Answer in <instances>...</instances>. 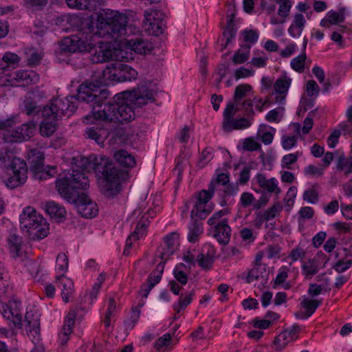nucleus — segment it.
<instances>
[{
	"label": "nucleus",
	"mask_w": 352,
	"mask_h": 352,
	"mask_svg": "<svg viewBox=\"0 0 352 352\" xmlns=\"http://www.w3.org/2000/svg\"><path fill=\"white\" fill-rule=\"evenodd\" d=\"M306 58L307 56L305 52L301 55L294 58L290 63L292 68L296 72H302L305 68Z\"/></svg>",
	"instance_id": "42"
},
{
	"label": "nucleus",
	"mask_w": 352,
	"mask_h": 352,
	"mask_svg": "<svg viewBox=\"0 0 352 352\" xmlns=\"http://www.w3.org/2000/svg\"><path fill=\"white\" fill-rule=\"evenodd\" d=\"M10 128L9 129H4L3 133H2V138L4 142L15 143L21 142L23 140H18L16 139L21 138V133L19 128L17 127L15 129Z\"/></svg>",
	"instance_id": "32"
},
{
	"label": "nucleus",
	"mask_w": 352,
	"mask_h": 352,
	"mask_svg": "<svg viewBox=\"0 0 352 352\" xmlns=\"http://www.w3.org/2000/svg\"><path fill=\"white\" fill-rule=\"evenodd\" d=\"M305 19L302 14L297 13L294 16L293 23L288 29V32L292 37L300 35L305 24Z\"/></svg>",
	"instance_id": "24"
},
{
	"label": "nucleus",
	"mask_w": 352,
	"mask_h": 352,
	"mask_svg": "<svg viewBox=\"0 0 352 352\" xmlns=\"http://www.w3.org/2000/svg\"><path fill=\"white\" fill-rule=\"evenodd\" d=\"M256 179L259 186L268 192H276V194L280 192V189L278 188L275 178L267 179L263 174L258 173L256 175Z\"/></svg>",
	"instance_id": "21"
},
{
	"label": "nucleus",
	"mask_w": 352,
	"mask_h": 352,
	"mask_svg": "<svg viewBox=\"0 0 352 352\" xmlns=\"http://www.w3.org/2000/svg\"><path fill=\"white\" fill-rule=\"evenodd\" d=\"M303 199L311 204H316L318 201V193L316 190L309 189L305 191Z\"/></svg>",
	"instance_id": "53"
},
{
	"label": "nucleus",
	"mask_w": 352,
	"mask_h": 352,
	"mask_svg": "<svg viewBox=\"0 0 352 352\" xmlns=\"http://www.w3.org/2000/svg\"><path fill=\"white\" fill-rule=\"evenodd\" d=\"M56 283L57 287L61 290V296L63 300L67 302L69 300V295L72 293L74 285L71 279L61 274L56 276Z\"/></svg>",
	"instance_id": "18"
},
{
	"label": "nucleus",
	"mask_w": 352,
	"mask_h": 352,
	"mask_svg": "<svg viewBox=\"0 0 352 352\" xmlns=\"http://www.w3.org/2000/svg\"><path fill=\"white\" fill-rule=\"evenodd\" d=\"M192 295L193 292H191L189 295L185 296L184 298L181 296L177 305H174V309L177 310V312L179 311V309H185L190 303Z\"/></svg>",
	"instance_id": "55"
},
{
	"label": "nucleus",
	"mask_w": 352,
	"mask_h": 352,
	"mask_svg": "<svg viewBox=\"0 0 352 352\" xmlns=\"http://www.w3.org/2000/svg\"><path fill=\"white\" fill-rule=\"evenodd\" d=\"M36 124L33 122L23 124L19 127L21 138L17 140L23 141L29 140L32 136H33V133L36 129Z\"/></svg>",
	"instance_id": "33"
},
{
	"label": "nucleus",
	"mask_w": 352,
	"mask_h": 352,
	"mask_svg": "<svg viewBox=\"0 0 352 352\" xmlns=\"http://www.w3.org/2000/svg\"><path fill=\"white\" fill-rule=\"evenodd\" d=\"M171 340V336L169 333L164 334L163 336L157 339L155 344V348L160 350L162 347L168 346Z\"/></svg>",
	"instance_id": "56"
},
{
	"label": "nucleus",
	"mask_w": 352,
	"mask_h": 352,
	"mask_svg": "<svg viewBox=\"0 0 352 352\" xmlns=\"http://www.w3.org/2000/svg\"><path fill=\"white\" fill-rule=\"evenodd\" d=\"M320 91V87L317 85V83L311 80H309L307 83V93L309 96H312L314 95H316Z\"/></svg>",
	"instance_id": "61"
},
{
	"label": "nucleus",
	"mask_w": 352,
	"mask_h": 352,
	"mask_svg": "<svg viewBox=\"0 0 352 352\" xmlns=\"http://www.w3.org/2000/svg\"><path fill=\"white\" fill-rule=\"evenodd\" d=\"M8 242L10 251L14 253L15 256H19L22 243L21 238L14 233H10L8 238Z\"/></svg>",
	"instance_id": "35"
},
{
	"label": "nucleus",
	"mask_w": 352,
	"mask_h": 352,
	"mask_svg": "<svg viewBox=\"0 0 352 352\" xmlns=\"http://www.w3.org/2000/svg\"><path fill=\"white\" fill-rule=\"evenodd\" d=\"M56 261L60 271L65 272L67 270L68 258L65 254H59L57 256Z\"/></svg>",
	"instance_id": "58"
},
{
	"label": "nucleus",
	"mask_w": 352,
	"mask_h": 352,
	"mask_svg": "<svg viewBox=\"0 0 352 352\" xmlns=\"http://www.w3.org/2000/svg\"><path fill=\"white\" fill-rule=\"evenodd\" d=\"M321 301L317 300H310L307 298H305L300 302V305L302 308L305 309V311L307 313L308 316H311L317 309V307L320 305Z\"/></svg>",
	"instance_id": "39"
},
{
	"label": "nucleus",
	"mask_w": 352,
	"mask_h": 352,
	"mask_svg": "<svg viewBox=\"0 0 352 352\" xmlns=\"http://www.w3.org/2000/svg\"><path fill=\"white\" fill-rule=\"evenodd\" d=\"M212 210V208L209 206L206 208V206L195 205L191 211V218L194 219V217H197L200 219H204Z\"/></svg>",
	"instance_id": "40"
},
{
	"label": "nucleus",
	"mask_w": 352,
	"mask_h": 352,
	"mask_svg": "<svg viewBox=\"0 0 352 352\" xmlns=\"http://www.w3.org/2000/svg\"><path fill=\"white\" fill-rule=\"evenodd\" d=\"M203 232V224L199 222L197 219H192V223L189 226V232L188 240L191 243L196 242L201 234Z\"/></svg>",
	"instance_id": "29"
},
{
	"label": "nucleus",
	"mask_w": 352,
	"mask_h": 352,
	"mask_svg": "<svg viewBox=\"0 0 352 352\" xmlns=\"http://www.w3.org/2000/svg\"><path fill=\"white\" fill-rule=\"evenodd\" d=\"M82 170L89 168L94 170L96 174H101L105 180L104 192L107 196H114L122 190V183L129 177V173L116 167L105 156L91 155L88 157H80L75 163Z\"/></svg>",
	"instance_id": "3"
},
{
	"label": "nucleus",
	"mask_w": 352,
	"mask_h": 352,
	"mask_svg": "<svg viewBox=\"0 0 352 352\" xmlns=\"http://www.w3.org/2000/svg\"><path fill=\"white\" fill-rule=\"evenodd\" d=\"M292 79L285 76L283 78H278L274 85L275 91L279 94H287Z\"/></svg>",
	"instance_id": "36"
},
{
	"label": "nucleus",
	"mask_w": 352,
	"mask_h": 352,
	"mask_svg": "<svg viewBox=\"0 0 352 352\" xmlns=\"http://www.w3.org/2000/svg\"><path fill=\"white\" fill-rule=\"evenodd\" d=\"M102 85V82L98 80H86L78 87L77 94L70 99L69 97L56 98L43 106L42 118L57 120L64 116H71L77 108L71 100L76 98L78 102L89 104L95 120L124 124L133 120L144 106L155 101V91L146 85H141L122 92V98L116 96L113 100L105 102L109 91L101 89Z\"/></svg>",
	"instance_id": "1"
},
{
	"label": "nucleus",
	"mask_w": 352,
	"mask_h": 352,
	"mask_svg": "<svg viewBox=\"0 0 352 352\" xmlns=\"http://www.w3.org/2000/svg\"><path fill=\"white\" fill-rule=\"evenodd\" d=\"M15 80L23 82V85L36 84L39 80L38 75L34 71H20L16 72Z\"/></svg>",
	"instance_id": "23"
},
{
	"label": "nucleus",
	"mask_w": 352,
	"mask_h": 352,
	"mask_svg": "<svg viewBox=\"0 0 352 352\" xmlns=\"http://www.w3.org/2000/svg\"><path fill=\"white\" fill-rule=\"evenodd\" d=\"M336 168L338 170H343L344 175L348 176L352 173V158H346L341 155L337 160Z\"/></svg>",
	"instance_id": "30"
},
{
	"label": "nucleus",
	"mask_w": 352,
	"mask_h": 352,
	"mask_svg": "<svg viewBox=\"0 0 352 352\" xmlns=\"http://www.w3.org/2000/svg\"><path fill=\"white\" fill-rule=\"evenodd\" d=\"M238 109V107H236L232 102L228 103L223 111V129L224 131L230 132L233 129H243L251 125L250 121L247 118H234Z\"/></svg>",
	"instance_id": "8"
},
{
	"label": "nucleus",
	"mask_w": 352,
	"mask_h": 352,
	"mask_svg": "<svg viewBox=\"0 0 352 352\" xmlns=\"http://www.w3.org/2000/svg\"><path fill=\"white\" fill-rule=\"evenodd\" d=\"M89 186V180L84 173L79 170H69L56 182V187L60 195L69 203L73 204L78 213L85 218H93L98 212L97 205L82 191Z\"/></svg>",
	"instance_id": "2"
},
{
	"label": "nucleus",
	"mask_w": 352,
	"mask_h": 352,
	"mask_svg": "<svg viewBox=\"0 0 352 352\" xmlns=\"http://www.w3.org/2000/svg\"><path fill=\"white\" fill-rule=\"evenodd\" d=\"M144 218V217H143L142 219L138 223L135 230L126 239L125 248L130 249L133 244L132 240H138L140 235L144 234L146 227V221L148 220L147 218L145 220Z\"/></svg>",
	"instance_id": "25"
},
{
	"label": "nucleus",
	"mask_w": 352,
	"mask_h": 352,
	"mask_svg": "<svg viewBox=\"0 0 352 352\" xmlns=\"http://www.w3.org/2000/svg\"><path fill=\"white\" fill-rule=\"evenodd\" d=\"M43 120L40 124V133L43 136L50 137L56 131V120H47L43 118Z\"/></svg>",
	"instance_id": "31"
},
{
	"label": "nucleus",
	"mask_w": 352,
	"mask_h": 352,
	"mask_svg": "<svg viewBox=\"0 0 352 352\" xmlns=\"http://www.w3.org/2000/svg\"><path fill=\"white\" fill-rule=\"evenodd\" d=\"M9 168L12 171L13 176L7 179L6 184L8 187L14 188L25 182L28 167L24 160L13 157L9 164Z\"/></svg>",
	"instance_id": "9"
},
{
	"label": "nucleus",
	"mask_w": 352,
	"mask_h": 352,
	"mask_svg": "<svg viewBox=\"0 0 352 352\" xmlns=\"http://www.w3.org/2000/svg\"><path fill=\"white\" fill-rule=\"evenodd\" d=\"M123 45L131 51L140 54H150L153 46L151 43L148 40L144 39L140 36H135L132 38H124V40H120Z\"/></svg>",
	"instance_id": "12"
},
{
	"label": "nucleus",
	"mask_w": 352,
	"mask_h": 352,
	"mask_svg": "<svg viewBox=\"0 0 352 352\" xmlns=\"http://www.w3.org/2000/svg\"><path fill=\"white\" fill-rule=\"evenodd\" d=\"M214 237L222 245H226L230 241L231 228L228 225V219H223L214 227Z\"/></svg>",
	"instance_id": "16"
},
{
	"label": "nucleus",
	"mask_w": 352,
	"mask_h": 352,
	"mask_svg": "<svg viewBox=\"0 0 352 352\" xmlns=\"http://www.w3.org/2000/svg\"><path fill=\"white\" fill-rule=\"evenodd\" d=\"M254 200V197L252 194L250 192H243L241 197V204L243 208H247L250 206Z\"/></svg>",
	"instance_id": "63"
},
{
	"label": "nucleus",
	"mask_w": 352,
	"mask_h": 352,
	"mask_svg": "<svg viewBox=\"0 0 352 352\" xmlns=\"http://www.w3.org/2000/svg\"><path fill=\"white\" fill-rule=\"evenodd\" d=\"M253 69H249L244 67H241L234 71V75L236 80L251 76L254 74Z\"/></svg>",
	"instance_id": "54"
},
{
	"label": "nucleus",
	"mask_w": 352,
	"mask_h": 352,
	"mask_svg": "<svg viewBox=\"0 0 352 352\" xmlns=\"http://www.w3.org/2000/svg\"><path fill=\"white\" fill-rule=\"evenodd\" d=\"M19 301L14 300L9 304L0 302V311L3 316L13 323L15 328L21 329L22 324V315L18 309Z\"/></svg>",
	"instance_id": "11"
},
{
	"label": "nucleus",
	"mask_w": 352,
	"mask_h": 352,
	"mask_svg": "<svg viewBox=\"0 0 352 352\" xmlns=\"http://www.w3.org/2000/svg\"><path fill=\"white\" fill-rule=\"evenodd\" d=\"M352 265V260H348L346 261H344L343 260H340L338 261L333 267V268L338 273L343 272L345 270L349 269Z\"/></svg>",
	"instance_id": "57"
},
{
	"label": "nucleus",
	"mask_w": 352,
	"mask_h": 352,
	"mask_svg": "<svg viewBox=\"0 0 352 352\" xmlns=\"http://www.w3.org/2000/svg\"><path fill=\"white\" fill-rule=\"evenodd\" d=\"M178 239L179 235L177 232H171L164 237L165 250L161 252L160 256L162 260H164L166 256H167L166 259H168L174 253Z\"/></svg>",
	"instance_id": "17"
},
{
	"label": "nucleus",
	"mask_w": 352,
	"mask_h": 352,
	"mask_svg": "<svg viewBox=\"0 0 352 352\" xmlns=\"http://www.w3.org/2000/svg\"><path fill=\"white\" fill-rule=\"evenodd\" d=\"M344 8H340L338 12L330 10L327 13L328 19L330 20V24L336 25L342 23L344 20Z\"/></svg>",
	"instance_id": "41"
},
{
	"label": "nucleus",
	"mask_w": 352,
	"mask_h": 352,
	"mask_svg": "<svg viewBox=\"0 0 352 352\" xmlns=\"http://www.w3.org/2000/svg\"><path fill=\"white\" fill-rule=\"evenodd\" d=\"M111 65L107 72L111 80L118 82L131 81L138 76V72L127 65L116 63Z\"/></svg>",
	"instance_id": "10"
},
{
	"label": "nucleus",
	"mask_w": 352,
	"mask_h": 352,
	"mask_svg": "<svg viewBox=\"0 0 352 352\" xmlns=\"http://www.w3.org/2000/svg\"><path fill=\"white\" fill-rule=\"evenodd\" d=\"M261 148V144L256 142L252 138L245 139L243 149L248 151H256Z\"/></svg>",
	"instance_id": "51"
},
{
	"label": "nucleus",
	"mask_w": 352,
	"mask_h": 352,
	"mask_svg": "<svg viewBox=\"0 0 352 352\" xmlns=\"http://www.w3.org/2000/svg\"><path fill=\"white\" fill-rule=\"evenodd\" d=\"M236 30L234 28V25H232V21H228L226 28H225L223 35L226 37L227 43H230L232 39L235 36Z\"/></svg>",
	"instance_id": "49"
},
{
	"label": "nucleus",
	"mask_w": 352,
	"mask_h": 352,
	"mask_svg": "<svg viewBox=\"0 0 352 352\" xmlns=\"http://www.w3.org/2000/svg\"><path fill=\"white\" fill-rule=\"evenodd\" d=\"M278 3H280V6L278 10V14L279 16L286 18L288 16L292 5L289 0H277Z\"/></svg>",
	"instance_id": "46"
},
{
	"label": "nucleus",
	"mask_w": 352,
	"mask_h": 352,
	"mask_svg": "<svg viewBox=\"0 0 352 352\" xmlns=\"http://www.w3.org/2000/svg\"><path fill=\"white\" fill-rule=\"evenodd\" d=\"M44 154L43 152L37 149L31 151V155L29 157L30 170L32 173L33 177L38 179H47L53 176L51 170H54L55 167H45L44 165Z\"/></svg>",
	"instance_id": "7"
},
{
	"label": "nucleus",
	"mask_w": 352,
	"mask_h": 352,
	"mask_svg": "<svg viewBox=\"0 0 352 352\" xmlns=\"http://www.w3.org/2000/svg\"><path fill=\"white\" fill-rule=\"evenodd\" d=\"M24 111L28 115H36L42 118L43 107L37 106L31 98H28L24 102Z\"/></svg>",
	"instance_id": "34"
},
{
	"label": "nucleus",
	"mask_w": 352,
	"mask_h": 352,
	"mask_svg": "<svg viewBox=\"0 0 352 352\" xmlns=\"http://www.w3.org/2000/svg\"><path fill=\"white\" fill-rule=\"evenodd\" d=\"M30 325L26 326V331L29 333L32 334L33 337L38 336L40 333V320L39 318H33V321H31Z\"/></svg>",
	"instance_id": "52"
},
{
	"label": "nucleus",
	"mask_w": 352,
	"mask_h": 352,
	"mask_svg": "<svg viewBox=\"0 0 352 352\" xmlns=\"http://www.w3.org/2000/svg\"><path fill=\"white\" fill-rule=\"evenodd\" d=\"M126 15L109 9L101 10L97 14L96 30L94 34L100 37L118 40L122 36L129 37L132 27L127 26Z\"/></svg>",
	"instance_id": "4"
},
{
	"label": "nucleus",
	"mask_w": 352,
	"mask_h": 352,
	"mask_svg": "<svg viewBox=\"0 0 352 352\" xmlns=\"http://www.w3.org/2000/svg\"><path fill=\"white\" fill-rule=\"evenodd\" d=\"M196 261L201 268L204 270H209L212 267V263H214V258L212 255L209 253H207L206 254L200 253L197 256Z\"/></svg>",
	"instance_id": "37"
},
{
	"label": "nucleus",
	"mask_w": 352,
	"mask_h": 352,
	"mask_svg": "<svg viewBox=\"0 0 352 352\" xmlns=\"http://www.w3.org/2000/svg\"><path fill=\"white\" fill-rule=\"evenodd\" d=\"M239 190V185L237 183L236 184H230L228 183L225 186V188L223 190V195L224 196H234L235 195Z\"/></svg>",
	"instance_id": "62"
},
{
	"label": "nucleus",
	"mask_w": 352,
	"mask_h": 352,
	"mask_svg": "<svg viewBox=\"0 0 352 352\" xmlns=\"http://www.w3.org/2000/svg\"><path fill=\"white\" fill-rule=\"evenodd\" d=\"M302 268L306 276L309 277L315 275L318 271V265L314 260H309L302 266Z\"/></svg>",
	"instance_id": "44"
},
{
	"label": "nucleus",
	"mask_w": 352,
	"mask_h": 352,
	"mask_svg": "<svg viewBox=\"0 0 352 352\" xmlns=\"http://www.w3.org/2000/svg\"><path fill=\"white\" fill-rule=\"evenodd\" d=\"M181 267H185V265L184 263L177 265L173 271V275L175 279L182 285H186L188 281V276L186 273L181 270Z\"/></svg>",
	"instance_id": "47"
},
{
	"label": "nucleus",
	"mask_w": 352,
	"mask_h": 352,
	"mask_svg": "<svg viewBox=\"0 0 352 352\" xmlns=\"http://www.w3.org/2000/svg\"><path fill=\"white\" fill-rule=\"evenodd\" d=\"M140 310L138 307H134L132 309V315L130 318V322L128 321H124V324L128 327L133 328L140 318Z\"/></svg>",
	"instance_id": "59"
},
{
	"label": "nucleus",
	"mask_w": 352,
	"mask_h": 352,
	"mask_svg": "<svg viewBox=\"0 0 352 352\" xmlns=\"http://www.w3.org/2000/svg\"><path fill=\"white\" fill-rule=\"evenodd\" d=\"M248 58L249 52H243L241 49H239L232 57V61L234 65H239L246 62Z\"/></svg>",
	"instance_id": "45"
},
{
	"label": "nucleus",
	"mask_w": 352,
	"mask_h": 352,
	"mask_svg": "<svg viewBox=\"0 0 352 352\" xmlns=\"http://www.w3.org/2000/svg\"><path fill=\"white\" fill-rule=\"evenodd\" d=\"M282 208L283 206L280 203H276L263 213L264 219H265L266 221H268L270 219L275 217Z\"/></svg>",
	"instance_id": "48"
},
{
	"label": "nucleus",
	"mask_w": 352,
	"mask_h": 352,
	"mask_svg": "<svg viewBox=\"0 0 352 352\" xmlns=\"http://www.w3.org/2000/svg\"><path fill=\"white\" fill-rule=\"evenodd\" d=\"M243 34L244 36L245 42L254 43L257 41L258 38L257 32L254 30H245L243 31Z\"/></svg>",
	"instance_id": "60"
},
{
	"label": "nucleus",
	"mask_w": 352,
	"mask_h": 352,
	"mask_svg": "<svg viewBox=\"0 0 352 352\" xmlns=\"http://www.w3.org/2000/svg\"><path fill=\"white\" fill-rule=\"evenodd\" d=\"M132 51L127 49L122 48H112V60H118L119 63L123 61H129L133 60Z\"/></svg>",
	"instance_id": "28"
},
{
	"label": "nucleus",
	"mask_w": 352,
	"mask_h": 352,
	"mask_svg": "<svg viewBox=\"0 0 352 352\" xmlns=\"http://www.w3.org/2000/svg\"><path fill=\"white\" fill-rule=\"evenodd\" d=\"M76 317V312L74 310L70 311L66 316L64 324L59 335L62 344H65L67 342L69 336L72 332V329L75 324Z\"/></svg>",
	"instance_id": "15"
},
{
	"label": "nucleus",
	"mask_w": 352,
	"mask_h": 352,
	"mask_svg": "<svg viewBox=\"0 0 352 352\" xmlns=\"http://www.w3.org/2000/svg\"><path fill=\"white\" fill-rule=\"evenodd\" d=\"M110 133L105 129L100 128L89 127L85 131L87 138L94 140L99 145H103L104 140Z\"/></svg>",
	"instance_id": "19"
},
{
	"label": "nucleus",
	"mask_w": 352,
	"mask_h": 352,
	"mask_svg": "<svg viewBox=\"0 0 352 352\" xmlns=\"http://www.w3.org/2000/svg\"><path fill=\"white\" fill-rule=\"evenodd\" d=\"M300 327L295 324L289 329H285L277 337L275 338L274 343L279 345L280 348H284L288 342L296 340L298 333L300 331Z\"/></svg>",
	"instance_id": "14"
},
{
	"label": "nucleus",
	"mask_w": 352,
	"mask_h": 352,
	"mask_svg": "<svg viewBox=\"0 0 352 352\" xmlns=\"http://www.w3.org/2000/svg\"><path fill=\"white\" fill-rule=\"evenodd\" d=\"M80 34L64 38L60 43V50L70 53L88 52L90 54L89 59L94 64L112 60V49L102 46L95 47L88 41L87 36L83 38Z\"/></svg>",
	"instance_id": "5"
},
{
	"label": "nucleus",
	"mask_w": 352,
	"mask_h": 352,
	"mask_svg": "<svg viewBox=\"0 0 352 352\" xmlns=\"http://www.w3.org/2000/svg\"><path fill=\"white\" fill-rule=\"evenodd\" d=\"M252 87L249 85H238L234 91V104L236 107L239 104L240 100L246 96V93L250 91Z\"/></svg>",
	"instance_id": "38"
},
{
	"label": "nucleus",
	"mask_w": 352,
	"mask_h": 352,
	"mask_svg": "<svg viewBox=\"0 0 352 352\" xmlns=\"http://www.w3.org/2000/svg\"><path fill=\"white\" fill-rule=\"evenodd\" d=\"M19 221L21 228L26 229L33 239H42L49 234V224L41 215L36 214L34 208L30 206L23 210Z\"/></svg>",
	"instance_id": "6"
},
{
	"label": "nucleus",
	"mask_w": 352,
	"mask_h": 352,
	"mask_svg": "<svg viewBox=\"0 0 352 352\" xmlns=\"http://www.w3.org/2000/svg\"><path fill=\"white\" fill-rule=\"evenodd\" d=\"M284 111H285V109L282 107H279L276 109H272L267 113L265 118L268 122H279L280 119L283 117Z\"/></svg>",
	"instance_id": "43"
},
{
	"label": "nucleus",
	"mask_w": 352,
	"mask_h": 352,
	"mask_svg": "<svg viewBox=\"0 0 352 352\" xmlns=\"http://www.w3.org/2000/svg\"><path fill=\"white\" fill-rule=\"evenodd\" d=\"M145 25H148L147 30L150 34L156 36L163 33L165 23L162 19H159V12L157 11L148 12L145 11Z\"/></svg>",
	"instance_id": "13"
},
{
	"label": "nucleus",
	"mask_w": 352,
	"mask_h": 352,
	"mask_svg": "<svg viewBox=\"0 0 352 352\" xmlns=\"http://www.w3.org/2000/svg\"><path fill=\"white\" fill-rule=\"evenodd\" d=\"M114 158L120 166L125 168L133 167L135 164L133 156L126 150L117 151L114 153Z\"/></svg>",
	"instance_id": "22"
},
{
	"label": "nucleus",
	"mask_w": 352,
	"mask_h": 352,
	"mask_svg": "<svg viewBox=\"0 0 352 352\" xmlns=\"http://www.w3.org/2000/svg\"><path fill=\"white\" fill-rule=\"evenodd\" d=\"M214 182H210L208 186V190H201L197 194L196 206H206L213 197L214 193Z\"/></svg>",
	"instance_id": "27"
},
{
	"label": "nucleus",
	"mask_w": 352,
	"mask_h": 352,
	"mask_svg": "<svg viewBox=\"0 0 352 352\" xmlns=\"http://www.w3.org/2000/svg\"><path fill=\"white\" fill-rule=\"evenodd\" d=\"M88 0H65L67 5L71 8L86 10L88 8Z\"/></svg>",
	"instance_id": "50"
},
{
	"label": "nucleus",
	"mask_w": 352,
	"mask_h": 352,
	"mask_svg": "<svg viewBox=\"0 0 352 352\" xmlns=\"http://www.w3.org/2000/svg\"><path fill=\"white\" fill-rule=\"evenodd\" d=\"M339 130H340V134L342 133L343 135H351L352 134V122L348 120L341 122L339 124Z\"/></svg>",
	"instance_id": "64"
},
{
	"label": "nucleus",
	"mask_w": 352,
	"mask_h": 352,
	"mask_svg": "<svg viewBox=\"0 0 352 352\" xmlns=\"http://www.w3.org/2000/svg\"><path fill=\"white\" fill-rule=\"evenodd\" d=\"M46 212L58 221H63L65 219L66 210L65 208L55 201H49L45 206Z\"/></svg>",
	"instance_id": "20"
},
{
	"label": "nucleus",
	"mask_w": 352,
	"mask_h": 352,
	"mask_svg": "<svg viewBox=\"0 0 352 352\" xmlns=\"http://www.w3.org/2000/svg\"><path fill=\"white\" fill-rule=\"evenodd\" d=\"M19 61V57L14 53H6L0 60V71L4 72L10 67L14 68V65Z\"/></svg>",
	"instance_id": "26"
}]
</instances>
